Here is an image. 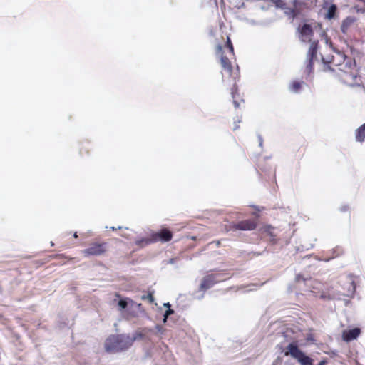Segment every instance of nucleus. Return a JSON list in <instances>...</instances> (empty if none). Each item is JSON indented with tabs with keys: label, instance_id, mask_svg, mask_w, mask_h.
I'll use <instances>...</instances> for the list:
<instances>
[{
	"label": "nucleus",
	"instance_id": "f257e3e1",
	"mask_svg": "<svg viewBox=\"0 0 365 365\" xmlns=\"http://www.w3.org/2000/svg\"><path fill=\"white\" fill-rule=\"evenodd\" d=\"M215 53L220 60L222 71L229 76V79L227 80L222 73V81L230 86L233 103L235 107H239L240 103L237 101L236 96L238 95L237 81L240 79V76L238 68L235 70L232 65L231 61L235 58V53L233 45L229 36H227L226 42L223 46L218 45L216 47Z\"/></svg>",
	"mask_w": 365,
	"mask_h": 365
},
{
	"label": "nucleus",
	"instance_id": "f03ea898",
	"mask_svg": "<svg viewBox=\"0 0 365 365\" xmlns=\"http://www.w3.org/2000/svg\"><path fill=\"white\" fill-rule=\"evenodd\" d=\"M144 336L142 331H136L132 337L124 334L111 335L105 341L106 351L108 353L125 351L132 346L134 341L141 339Z\"/></svg>",
	"mask_w": 365,
	"mask_h": 365
},
{
	"label": "nucleus",
	"instance_id": "7ed1b4c3",
	"mask_svg": "<svg viewBox=\"0 0 365 365\" xmlns=\"http://www.w3.org/2000/svg\"><path fill=\"white\" fill-rule=\"evenodd\" d=\"M285 356L290 355L296 359L301 365H313L314 360L299 349L298 346L294 343L289 344L284 352Z\"/></svg>",
	"mask_w": 365,
	"mask_h": 365
},
{
	"label": "nucleus",
	"instance_id": "20e7f679",
	"mask_svg": "<svg viewBox=\"0 0 365 365\" xmlns=\"http://www.w3.org/2000/svg\"><path fill=\"white\" fill-rule=\"evenodd\" d=\"M108 251V244L106 242H93L89 244L88 247L83 250L85 257L100 256Z\"/></svg>",
	"mask_w": 365,
	"mask_h": 365
},
{
	"label": "nucleus",
	"instance_id": "39448f33",
	"mask_svg": "<svg viewBox=\"0 0 365 365\" xmlns=\"http://www.w3.org/2000/svg\"><path fill=\"white\" fill-rule=\"evenodd\" d=\"M257 219H247L233 223L231 227L233 230L251 231L254 230L257 227Z\"/></svg>",
	"mask_w": 365,
	"mask_h": 365
},
{
	"label": "nucleus",
	"instance_id": "423d86ee",
	"mask_svg": "<svg viewBox=\"0 0 365 365\" xmlns=\"http://www.w3.org/2000/svg\"><path fill=\"white\" fill-rule=\"evenodd\" d=\"M342 289L339 291L342 296L351 297L356 292V284L351 277H346L341 282Z\"/></svg>",
	"mask_w": 365,
	"mask_h": 365
},
{
	"label": "nucleus",
	"instance_id": "0eeeda50",
	"mask_svg": "<svg viewBox=\"0 0 365 365\" xmlns=\"http://www.w3.org/2000/svg\"><path fill=\"white\" fill-rule=\"evenodd\" d=\"M173 232L167 228H163L158 232L152 233V240L161 242H167L172 240Z\"/></svg>",
	"mask_w": 365,
	"mask_h": 365
},
{
	"label": "nucleus",
	"instance_id": "6e6552de",
	"mask_svg": "<svg viewBox=\"0 0 365 365\" xmlns=\"http://www.w3.org/2000/svg\"><path fill=\"white\" fill-rule=\"evenodd\" d=\"M299 30V38L303 42H311L314 35L312 27L310 24H304Z\"/></svg>",
	"mask_w": 365,
	"mask_h": 365
},
{
	"label": "nucleus",
	"instance_id": "1a4fd4ad",
	"mask_svg": "<svg viewBox=\"0 0 365 365\" xmlns=\"http://www.w3.org/2000/svg\"><path fill=\"white\" fill-rule=\"evenodd\" d=\"M361 329L355 327L350 329L344 330L341 334L343 341L349 342L356 339L361 334Z\"/></svg>",
	"mask_w": 365,
	"mask_h": 365
},
{
	"label": "nucleus",
	"instance_id": "9d476101",
	"mask_svg": "<svg viewBox=\"0 0 365 365\" xmlns=\"http://www.w3.org/2000/svg\"><path fill=\"white\" fill-rule=\"evenodd\" d=\"M115 297L119 299L117 305L120 311L125 309L127 307H133L135 303L129 298L122 299L121 295L118 293L115 294Z\"/></svg>",
	"mask_w": 365,
	"mask_h": 365
},
{
	"label": "nucleus",
	"instance_id": "9b49d317",
	"mask_svg": "<svg viewBox=\"0 0 365 365\" xmlns=\"http://www.w3.org/2000/svg\"><path fill=\"white\" fill-rule=\"evenodd\" d=\"M356 21V18L353 16H347L344 19L341 24V31L344 34H347L350 30V28L354 25Z\"/></svg>",
	"mask_w": 365,
	"mask_h": 365
},
{
	"label": "nucleus",
	"instance_id": "f8f14e48",
	"mask_svg": "<svg viewBox=\"0 0 365 365\" xmlns=\"http://www.w3.org/2000/svg\"><path fill=\"white\" fill-rule=\"evenodd\" d=\"M215 284V277L212 274L207 275L202 279L200 284V289L206 290L212 287Z\"/></svg>",
	"mask_w": 365,
	"mask_h": 365
},
{
	"label": "nucleus",
	"instance_id": "ddd939ff",
	"mask_svg": "<svg viewBox=\"0 0 365 365\" xmlns=\"http://www.w3.org/2000/svg\"><path fill=\"white\" fill-rule=\"evenodd\" d=\"M274 228L270 225H267L263 228L262 233L269 237V240L272 243L275 244L277 242L276 234L274 232Z\"/></svg>",
	"mask_w": 365,
	"mask_h": 365
},
{
	"label": "nucleus",
	"instance_id": "4468645a",
	"mask_svg": "<svg viewBox=\"0 0 365 365\" xmlns=\"http://www.w3.org/2000/svg\"><path fill=\"white\" fill-rule=\"evenodd\" d=\"M318 41H311V44L307 52V58H314L317 59V53L318 49Z\"/></svg>",
	"mask_w": 365,
	"mask_h": 365
},
{
	"label": "nucleus",
	"instance_id": "2eb2a0df",
	"mask_svg": "<svg viewBox=\"0 0 365 365\" xmlns=\"http://www.w3.org/2000/svg\"><path fill=\"white\" fill-rule=\"evenodd\" d=\"M337 6L336 4H331L327 9V12L325 15L326 19H334L336 16Z\"/></svg>",
	"mask_w": 365,
	"mask_h": 365
},
{
	"label": "nucleus",
	"instance_id": "dca6fc26",
	"mask_svg": "<svg viewBox=\"0 0 365 365\" xmlns=\"http://www.w3.org/2000/svg\"><path fill=\"white\" fill-rule=\"evenodd\" d=\"M356 140L364 142L365 140V123L356 130Z\"/></svg>",
	"mask_w": 365,
	"mask_h": 365
},
{
	"label": "nucleus",
	"instance_id": "f3484780",
	"mask_svg": "<svg viewBox=\"0 0 365 365\" xmlns=\"http://www.w3.org/2000/svg\"><path fill=\"white\" fill-rule=\"evenodd\" d=\"M316 59L314 58H307L306 61V66L304 69V73L306 75L309 76L314 71V63Z\"/></svg>",
	"mask_w": 365,
	"mask_h": 365
},
{
	"label": "nucleus",
	"instance_id": "a211bd4d",
	"mask_svg": "<svg viewBox=\"0 0 365 365\" xmlns=\"http://www.w3.org/2000/svg\"><path fill=\"white\" fill-rule=\"evenodd\" d=\"M152 243H155V241L152 240V233L150 235L149 237L142 238L135 242L136 245H138L140 247H143Z\"/></svg>",
	"mask_w": 365,
	"mask_h": 365
},
{
	"label": "nucleus",
	"instance_id": "6ab92c4d",
	"mask_svg": "<svg viewBox=\"0 0 365 365\" xmlns=\"http://www.w3.org/2000/svg\"><path fill=\"white\" fill-rule=\"evenodd\" d=\"M303 81H294L289 85V89L294 93H298L302 88Z\"/></svg>",
	"mask_w": 365,
	"mask_h": 365
},
{
	"label": "nucleus",
	"instance_id": "aec40b11",
	"mask_svg": "<svg viewBox=\"0 0 365 365\" xmlns=\"http://www.w3.org/2000/svg\"><path fill=\"white\" fill-rule=\"evenodd\" d=\"M163 306L167 308V310L163 315L164 318L163 319H167L169 315L174 313V311L170 308L171 305L169 302L165 303Z\"/></svg>",
	"mask_w": 365,
	"mask_h": 365
},
{
	"label": "nucleus",
	"instance_id": "412c9836",
	"mask_svg": "<svg viewBox=\"0 0 365 365\" xmlns=\"http://www.w3.org/2000/svg\"><path fill=\"white\" fill-rule=\"evenodd\" d=\"M310 0H294V4L296 6L309 7Z\"/></svg>",
	"mask_w": 365,
	"mask_h": 365
},
{
	"label": "nucleus",
	"instance_id": "4be33fe9",
	"mask_svg": "<svg viewBox=\"0 0 365 365\" xmlns=\"http://www.w3.org/2000/svg\"><path fill=\"white\" fill-rule=\"evenodd\" d=\"M80 152L81 155H87L89 153V150L88 149V143H83L81 144Z\"/></svg>",
	"mask_w": 365,
	"mask_h": 365
},
{
	"label": "nucleus",
	"instance_id": "5701e85b",
	"mask_svg": "<svg viewBox=\"0 0 365 365\" xmlns=\"http://www.w3.org/2000/svg\"><path fill=\"white\" fill-rule=\"evenodd\" d=\"M142 299L148 300L150 303H153L154 301V297H153V294L148 293L146 295H143L142 297Z\"/></svg>",
	"mask_w": 365,
	"mask_h": 365
},
{
	"label": "nucleus",
	"instance_id": "b1692460",
	"mask_svg": "<svg viewBox=\"0 0 365 365\" xmlns=\"http://www.w3.org/2000/svg\"><path fill=\"white\" fill-rule=\"evenodd\" d=\"M344 75L345 76L344 77V80L346 81L347 80V78L348 77H350L353 80H354L355 78H356V76H357V73H356V71H355L354 73L353 72H351L350 73H348L347 72H344Z\"/></svg>",
	"mask_w": 365,
	"mask_h": 365
},
{
	"label": "nucleus",
	"instance_id": "393cba45",
	"mask_svg": "<svg viewBox=\"0 0 365 365\" xmlns=\"http://www.w3.org/2000/svg\"><path fill=\"white\" fill-rule=\"evenodd\" d=\"M327 361L326 360H322L317 365H326Z\"/></svg>",
	"mask_w": 365,
	"mask_h": 365
},
{
	"label": "nucleus",
	"instance_id": "a878e982",
	"mask_svg": "<svg viewBox=\"0 0 365 365\" xmlns=\"http://www.w3.org/2000/svg\"><path fill=\"white\" fill-rule=\"evenodd\" d=\"M331 63L333 66H339V63H335V62H334V58H333V59L331 61Z\"/></svg>",
	"mask_w": 365,
	"mask_h": 365
},
{
	"label": "nucleus",
	"instance_id": "bb28decb",
	"mask_svg": "<svg viewBox=\"0 0 365 365\" xmlns=\"http://www.w3.org/2000/svg\"><path fill=\"white\" fill-rule=\"evenodd\" d=\"M238 128H239V125L237 124H235L234 128H233V130H236Z\"/></svg>",
	"mask_w": 365,
	"mask_h": 365
},
{
	"label": "nucleus",
	"instance_id": "cd10ccee",
	"mask_svg": "<svg viewBox=\"0 0 365 365\" xmlns=\"http://www.w3.org/2000/svg\"><path fill=\"white\" fill-rule=\"evenodd\" d=\"M73 236H74V237H75V238H77V237H78V235H77V233L76 232V233L73 235Z\"/></svg>",
	"mask_w": 365,
	"mask_h": 365
},
{
	"label": "nucleus",
	"instance_id": "c85d7f7f",
	"mask_svg": "<svg viewBox=\"0 0 365 365\" xmlns=\"http://www.w3.org/2000/svg\"><path fill=\"white\" fill-rule=\"evenodd\" d=\"M191 239L193 240H196V237H192Z\"/></svg>",
	"mask_w": 365,
	"mask_h": 365
},
{
	"label": "nucleus",
	"instance_id": "c756f323",
	"mask_svg": "<svg viewBox=\"0 0 365 365\" xmlns=\"http://www.w3.org/2000/svg\"><path fill=\"white\" fill-rule=\"evenodd\" d=\"M305 150H306V149H305V148H302V151H303V153H304V152H305Z\"/></svg>",
	"mask_w": 365,
	"mask_h": 365
}]
</instances>
